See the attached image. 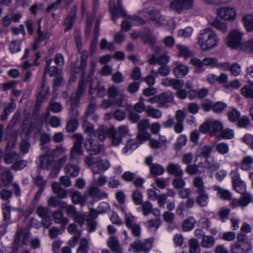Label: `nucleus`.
I'll return each mask as SVG.
<instances>
[{
  "instance_id": "nucleus-15",
  "label": "nucleus",
  "mask_w": 253,
  "mask_h": 253,
  "mask_svg": "<svg viewBox=\"0 0 253 253\" xmlns=\"http://www.w3.org/2000/svg\"><path fill=\"white\" fill-rule=\"evenodd\" d=\"M84 147L90 155L98 154L103 150V146L91 138L86 139Z\"/></svg>"
},
{
  "instance_id": "nucleus-62",
  "label": "nucleus",
  "mask_w": 253,
  "mask_h": 253,
  "mask_svg": "<svg viewBox=\"0 0 253 253\" xmlns=\"http://www.w3.org/2000/svg\"><path fill=\"white\" fill-rule=\"evenodd\" d=\"M216 150L220 154L224 155L229 151L228 145L225 143H219L216 145Z\"/></svg>"
},
{
  "instance_id": "nucleus-61",
  "label": "nucleus",
  "mask_w": 253,
  "mask_h": 253,
  "mask_svg": "<svg viewBox=\"0 0 253 253\" xmlns=\"http://www.w3.org/2000/svg\"><path fill=\"white\" fill-rule=\"evenodd\" d=\"M84 131L89 136L93 137L95 132L93 129V125L87 122H84L83 124Z\"/></svg>"
},
{
  "instance_id": "nucleus-36",
  "label": "nucleus",
  "mask_w": 253,
  "mask_h": 253,
  "mask_svg": "<svg viewBox=\"0 0 253 253\" xmlns=\"http://www.w3.org/2000/svg\"><path fill=\"white\" fill-rule=\"evenodd\" d=\"M193 185L196 189V193H200L205 190L204 183L201 176H196L194 178Z\"/></svg>"
},
{
  "instance_id": "nucleus-47",
  "label": "nucleus",
  "mask_w": 253,
  "mask_h": 253,
  "mask_svg": "<svg viewBox=\"0 0 253 253\" xmlns=\"http://www.w3.org/2000/svg\"><path fill=\"white\" fill-rule=\"evenodd\" d=\"M1 208L3 220L8 221L10 219L11 207L7 204H2Z\"/></svg>"
},
{
  "instance_id": "nucleus-9",
  "label": "nucleus",
  "mask_w": 253,
  "mask_h": 253,
  "mask_svg": "<svg viewBox=\"0 0 253 253\" xmlns=\"http://www.w3.org/2000/svg\"><path fill=\"white\" fill-rule=\"evenodd\" d=\"M75 139L74 146L71 149L70 153V159L72 161L78 162L80 156L83 154L84 150L82 149V145L84 140L83 136L79 133L74 135Z\"/></svg>"
},
{
  "instance_id": "nucleus-25",
  "label": "nucleus",
  "mask_w": 253,
  "mask_h": 253,
  "mask_svg": "<svg viewBox=\"0 0 253 253\" xmlns=\"http://www.w3.org/2000/svg\"><path fill=\"white\" fill-rule=\"evenodd\" d=\"M174 65L173 73L177 78H182L188 73L189 69L186 65L178 62H175Z\"/></svg>"
},
{
  "instance_id": "nucleus-38",
  "label": "nucleus",
  "mask_w": 253,
  "mask_h": 253,
  "mask_svg": "<svg viewBox=\"0 0 253 253\" xmlns=\"http://www.w3.org/2000/svg\"><path fill=\"white\" fill-rule=\"evenodd\" d=\"M142 141L137 140L136 142L134 140H129L127 141L126 146L123 149L122 152L124 153H127L130 150H134L136 149L139 145L141 144Z\"/></svg>"
},
{
  "instance_id": "nucleus-18",
  "label": "nucleus",
  "mask_w": 253,
  "mask_h": 253,
  "mask_svg": "<svg viewBox=\"0 0 253 253\" xmlns=\"http://www.w3.org/2000/svg\"><path fill=\"white\" fill-rule=\"evenodd\" d=\"M195 205V200L193 198L189 197L187 198L185 201L180 202L176 209V213L179 216L184 217V211L186 209H192Z\"/></svg>"
},
{
  "instance_id": "nucleus-26",
  "label": "nucleus",
  "mask_w": 253,
  "mask_h": 253,
  "mask_svg": "<svg viewBox=\"0 0 253 253\" xmlns=\"http://www.w3.org/2000/svg\"><path fill=\"white\" fill-rule=\"evenodd\" d=\"M167 172L175 177H182L183 172L180 166L178 164L169 163L167 168Z\"/></svg>"
},
{
  "instance_id": "nucleus-13",
  "label": "nucleus",
  "mask_w": 253,
  "mask_h": 253,
  "mask_svg": "<svg viewBox=\"0 0 253 253\" xmlns=\"http://www.w3.org/2000/svg\"><path fill=\"white\" fill-rule=\"evenodd\" d=\"M242 34L237 30L232 31L229 34L227 40V44L228 46L232 48L241 47L243 43Z\"/></svg>"
},
{
  "instance_id": "nucleus-42",
  "label": "nucleus",
  "mask_w": 253,
  "mask_h": 253,
  "mask_svg": "<svg viewBox=\"0 0 253 253\" xmlns=\"http://www.w3.org/2000/svg\"><path fill=\"white\" fill-rule=\"evenodd\" d=\"M88 56L86 54V51L84 52H82L81 55V60L79 69L82 72L81 78H84L85 70L87 65V60Z\"/></svg>"
},
{
  "instance_id": "nucleus-56",
  "label": "nucleus",
  "mask_w": 253,
  "mask_h": 253,
  "mask_svg": "<svg viewBox=\"0 0 253 253\" xmlns=\"http://www.w3.org/2000/svg\"><path fill=\"white\" fill-rule=\"evenodd\" d=\"M78 121L75 119H72L67 122L66 129L68 132L75 131L78 127Z\"/></svg>"
},
{
  "instance_id": "nucleus-22",
  "label": "nucleus",
  "mask_w": 253,
  "mask_h": 253,
  "mask_svg": "<svg viewBox=\"0 0 253 253\" xmlns=\"http://www.w3.org/2000/svg\"><path fill=\"white\" fill-rule=\"evenodd\" d=\"M0 180L5 187H8L12 183L13 175L9 169H4L0 173Z\"/></svg>"
},
{
  "instance_id": "nucleus-37",
  "label": "nucleus",
  "mask_w": 253,
  "mask_h": 253,
  "mask_svg": "<svg viewBox=\"0 0 253 253\" xmlns=\"http://www.w3.org/2000/svg\"><path fill=\"white\" fill-rule=\"evenodd\" d=\"M176 47L178 51L180 56L186 58L193 56V52L189 50L187 46L181 44H177Z\"/></svg>"
},
{
  "instance_id": "nucleus-16",
  "label": "nucleus",
  "mask_w": 253,
  "mask_h": 253,
  "mask_svg": "<svg viewBox=\"0 0 253 253\" xmlns=\"http://www.w3.org/2000/svg\"><path fill=\"white\" fill-rule=\"evenodd\" d=\"M202 106L205 111H223L227 108V104L221 101L213 103L211 100H206L202 103Z\"/></svg>"
},
{
  "instance_id": "nucleus-43",
  "label": "nucleus",
  "mask_w": 253,
  "mask_h": 253,
  "mask_svg": "<svg viewBox=\"0 0 253 253\" xmlns=\"http://www.w3.org/2000/svg\"><path fill=\"white\" fill-rule=\"evenodd\" d=\"M62 158H60L58 163H54L52 166V169L50 172V175L53 178H55L59 174V171L62 167Z\"/></svg>"
},
{
  "instance_id": "nucleus-49",
  "label": "nucleus",
  "mask_w": 253,
  "mask_h": 253,
  "mask_svg": "<svg viewBox=\"0 0 253 253\" xmlns=\"http://www.w3.org/2000/svg\"><path fill=\"white\" fill-rule=\"evenodd\" d=\"M210 125L211 133H215L222 130L223 125L218 121L210 120Z\"/></svg>"
},
{
  "instance_id": "nucleus-8",
  "label": "nucleus",
  "mask_w": 253,
  "mask_h": 253,
  "mask_svg": "<svg viewBox=\"0 0 253 253\" xmlns=\"http://www.w3.org/2000/svg\"><path fill=\"white\" fill-rule=\"evenodd\" d=\"M193 6V0H172L169 8L174 12L180 14L186 13Z\"/></svg>"
},
{
  "instance_id": "nucleus-52",
  "label": "nucleus",
  "mask_w": 253,
  "mask_h": 253,
  "mask_svg": "<svg viewBox=\"0 0 253 253\" xmlns=\"http://www.w3.org/2000/svg\"><path fill=\"white\" fill-rule=\"evenodd\" d=\"M132 200L136 205H140L142 204L143 196L139 190H135L132 194Z\"/></svg>"
},
{
  "instance_id": "nucleus-23",
  "label": "nucleus",
  "mask_w": 253,
  "mask_h": 253,
  "mask_svg": "<svg viewBox=\"0 0 253 253\" xmlns=\"http://www.w3.org/2000/svg\"><path fill=\"white\" fill-rule=\"evenodd\" d=\"M88 195L91 198L96 201L105 199L108 197L107 193L95 186H92L89 188Z\"/></svg>"
},
{
  "instance_id": "nucleus-7",
  "label": "nucleus",
  "mask_w": 253,
  "mask_h": 253,
  "mask_svg": "<svg viewBox=\"0 0 253 253\" xmlns=\"http://www.w3.org/2000/svg\"><path fill=\"white\" fill-rule=\"evenodd\" d=\"M16 138L14 136L11 141H9L5 147L4 154L2 156L3 161L6 164H13L16 160L20 158V155L15 151H12L11 149L15 145Z\"/></svg>"
},
{
  "instance_id": "nucleus-40",
  "label": "nucleus",
  "mask_w": 253,
  "mask_h": 253,
  "mask_svg": "<svg viewBox=\"0 0 253 253\" xmlns=\"http://www.w3.org/2000/svg\"><path fill=\"white\" fill-rule=\"evenodd\" d=\"M241 93L245 98L253 100V88L250 84L244 85L241 89Z\"/></svg>"
},
{
  "instance_id": "nucleus-50",
  "label": "nucleus",
  "mask_w": 253,
  "mask_h": 253,
  "mask_svg": "<svg viewBox=\"0 0 253 253\" xmlns=\"http://www.w3.org/2000/svg\"><path fill=\"white\" fill-rule=\"evenodd\" d=\"M150 19L158 23H163L165 18L162 16L160 12L157 10L151 11Z\"/></svg>"
},
{
  "instance_id": "nucleus-48",
  "label": "nucleus",
  "mask_w": 253,
  "mask_h": 253,
  "mask_svg": "<svg viewBox=\"0 0 253 253\" xmlns=\"http://www.w3.org/2000/svg\"><path fill=\"white\" fill-rule=\"evenodd\" d=\"M88 253V242L85 239L83 238L81 240L79 247L77 251V253Z\"/></svg>"
},
{
  "instance_id": "nucleus-4",
  "label": "nucleus",
  "mask_w": 253,
  "mask_h": 253,
  "mask_svg": "<svg viewBox=\"0 0 253 253\" xmlns=\"http://www.w3.org/2000/svg\"><path fill=\"white\" fill-rule=\"evenodd\" d=\"M128 129L126 126H120L118 129L114 127H111L109 138L110 140L111 145L114 147L118 146L122 142L123 139L127 135Z\"/></svg>"
},
{
  "instance_id": "nucleus-39",
  "label": "nucleus",
  "mask_w": 253,
  "mask_h": 253,
  "mask_svg": "<svg viewBox=\"0 0 253 253\" xmlns=\"http://www.w3.org/2000/svg\"><path fill=\"white\" fill-rule=\"evenodd\" d=\"M215 240L212 236L205 235L201 242V246L204 248H211L213 246Z\"/></svg>"
},
{
  "instance_id": "nucleus-14",
  "label": "nucleus",
  "mask_w": 253,
  "mask_h": 253,
  "mask_svg": "<svg viewBox=\"0 0 253 253\" xmlns=\"http://www.w3.org/2000/svg\"><path fill=\"white\" fill-rule=\"evenodd\" d=\"M49 94V87L44 81H42L37 95V101L35 105L36 109H40L41 104L47 99Z\"/></svg>"
},
{
  "instance_id": "nucleus-60",
  "label": "nucleus",
  "mask_w": 253,
  "mask_h": 253,
  "mask_svg": "<svg viewBox=\"0 0 253 253\" xmlns=\"http://www.w3.org/2000/svg\"><path fill=\"white\" fill-rule=\"evenodd\" d=\"M124 90H119L117 87L112 86L109 87L107 91V94L109 97L115 98L116 97L119 96L120 93H122Z\"/></svg>"
},
{
  "instance_id": "nucleus-28",
  "label": "nucleus",
  "mask_w": 253,
  "mask_h": 253,
  "mask_svg": "<svg viewBox=\"0 0 253 253\" xmlns=\"http://www.w3.org/2000/svg\"><path fill=\"white\" fill-rule=\"evenodd\" d=\"M52 60H47L46 61V66L44 72L46 74L49 75L50 76H56L62 71V69L59 67L51 66Z\"/></svg>"
},
{
  "instance_id": "nucleus-3",
  "label": "nucleus",
  "mask_w": 253,
  "mask_h": 253,
  "mask_svg": "<svg viewBox=\"0 0 253 253\" xmlns=\"http://www.w3.org/2000/svg\"><path fill=\"white\" fill-rule=\"evenodd\" d=\"M87 84L88 81L84 78H81L76 92L72 95L68 102V104L70 106V111H74L78 108L81 97L85 92Z\"/></svg>"
},
{
  "instance_id": "nucleus-58",
  "label": "nucleus",
  "mask_w": 253,
  "mask_h": 253,
  "mask_svg": "<svg viewBox=\"0 0 253 253\" xmlns=\"http://www.w3.org/2000/svg\"><path fill=\"white\" fill-rule=\"evenodd\" d=\"M211 25L214 27L215 28L217 29V30L222 32L223 33H225L227 32V25L226 23H222L219 22L218 20H213L211 23Z\"/></svg>"
},
{
  "instance_id": "nucleus-12",
  "label": "nucleus",
  "mask_w": 253,
  "mask_h": 253,
  "mask_svg": "<svg viewBox=\"0 0 253 253\" xmlns=\"http://www.w3.org/2000/svg\"><path fill=\"white\" fill-rule=\"evenodd\" d=\"M149 127V123L147 120L143 119L138 123V133L136 138L138 141H146L150 138V134L147 131Z\"/></svg>"
},
{
  "instance_id": "nucleus-53",
  "label": "nucleus",
  "mask_w": 253,
  "mask_h": 253,
  "mask_svg": "<svg viewBox=\"0 0 253 253\" xmlns=\"http://www.w3.org/2000/svg\"><path fill=\"white\" fill-rule=\"evenodd\" d=\"M21 42L19 40L11 41L9 45V49L11 53H15L21 50Z\"/></svg>"
},
{
  "instance_id": "nucleus-5",
  "label": "nucleus",
  "mask_w": 253,
  "mask_h": 253,
  "mask_svg": "<svg viewBox=\"0 0 253 253\" xmlns=\"http://www.w3.org/2000/svg\"><path fill=\"white\" fill-rule=\"evenodd\" d=\"M52 189L56 197H51L48 200V204L49 206L56 208L59 207L61 209L63 208V189L60 184L57 182L52 183Z\"/></svg>"
},
{
  "instance_id": "nucleus-41",
  "label": "nucleus",
  "mask_w": 253,
  "mask_h": 253,
  "mask_svg": "<svg viewBox=\"0 0 253 253\" xmlns=\"http://www.w3.org/2000/svg\"><path fill=\"white\" fill-rule=\"evenodd\" d=\"M151 174L154 176L162 175L165 171L164 168L159 164H154L150 168Z\"/></svg>"
},
{
  "instance_id": "nucleus-29",
  "label": "nucleus",
  "mask_w": 253,
  "mask_h": 253,
  "mask_svg": "<svg viewBox=\"0 0 253 253\" xmlns=\"http://www.w3.org/2000/svg\"><path fill=\"white\" fill-rule=\"evenodd\" d=\"M196 221L192 216H189L186 218L182 222L181 228L183 231L189 232L192 230L195 225Z\"/></svg>"
},
{
  "instance_id": "nucleus-63",
  "label": "nucleus",
  "mask_w": 253,
  "mask_h": 253,
  "mask_svg": "<svg viewBox=\"0 0 253 253\" xmlns=\"http://www.w3.org/2000/svg\"><path fill=\"white\" fill-rule=\"evenodd\" d=\"M241 49L253 54V39L243 42L241 46Z\"/></svg>"
},
{
  "instance_id": "nucleus-17",
  "label": "nucleus",
  "mask_w": 253,
  "mask_h": 253,
  "mask_svg": "<svg viewBox=\"0 0 253 253\" xmlns=\"http://www.w3.org/2000/svg\"><path fill=\"white\" fill-rule=\"evenodd\" d=\"M110 167V164L108 160H101L98 158L92 166V171L94 173L99 174L107 170Z\"/></svg>"
},
{
  "instance_id": "nucleus-32",
  "label": "nucleus",
  "mask_w": 253,
  "mask_h": 253,
  "mask_svg": "<svg viewBox=\"0 0 253 253\" xmlns=\"http://www.w3.org/2000/svg\"><path fill=\"white\" fill-rule=\"evenodd\" d=\"M253 164V158L252 156H246L243 159L238 167L244 170H250L251 169Z\"/></svg>"
},
{
  "instance_id": "nucleus-1",
  "label": "nucleus",
  "mask_w": 253,
  "mask_h": 253,
  "mask_svg": "<svg viewBox=\"0 0 253 253\" xmlns=\"http://www.w3.org/2000/svg\"><path fill=\"white\" fill-rule=\"evenodd\" d=\"M198 43L203 50H209L217 46L219 38L211 28L201 30L198 35Z\"/></svg>"
},
{
  "instance_id": "nucleus-34",
  "label": "nucleus",
  "mask_w": 253,
  "mask_h": 253,
  "mask_svg": "<svg viewBox=\"0 0 253 253\" xmlns=\"http://www.w3.org/2000/svg\"><path fill=\"white\" fill-rule=\"evenodd\" d=\"M242 21L247 31H253V15L247 14L244 16Z\"/></svg>"
},
{
  "instance_id": "nucleus-21",
  "label": "nucleus",
  "mask_w": 253,
  "mask_h": 253,
  "mask_svg": "<svg viewBox=\"0 0 253 253\" xmlns=\"http://www.w3.org/2000/svg\"><path fill=\"white\" fill-rule=\"evenodd\" d=\"M107 245L113 253H123L122 247L120 244L118 238L117 237H110L107 241Z\"/></svg>"
},
{
  "instance_id": "nucleus-10",
  "label": "nucleus",
  "mask_w": 253,
  "mask_h": 253,
  "mask_svg": "<svg viewBox=\"0 0 253 253\" xmlns=\"http://www.w3.org/2000/svg\"><path fill=\"white\" fill-rule=\"evenodd\" d=\"M173 97L172 92H164L159 95L154 96L148 100L151 103H157L159 108H166L168 104L173 101Z\"/></svg>"
},
{
  "instance_id": "nucleus-64",
  "label": "nucleus",
  "mask_w": 253,
  "mask_h": 253,
  "mask_svg": "<svg viewBox=\"0 0 253 253\" xmlns=\"http://www.w3.org/2000/svg\"><path fill=\"white\" fill-rule=\"evenodd\" d=\"M136 173L129 171H126L122 175V178L127 182H132L136 177Z\"/></svg>"
},
{
  "instance_id": "nucleus-27",
  "label": "nucleus",
  "mask_w": 253,
  "mask_h": 253,
  "mask_svg": "<svg viewBox=\"0 0 253 253\" xmlns=\"http://www.w3.org/2000/svg\"><path fill=\"white\" fill-rule=\"evenodd\" d=\"M197 193L198 195L195 199L197 204L201 207L207 206L209 201V196L206 190Z\"/></svg>"
},
{
  "instance_id": "nucleus-55",
  "label": "nucleus",
  "mask_w": 253,
  "mask_h": 253,
  "mask_svg": "<svg viewBox=\"0 0 253 253\" xmlns=\"http://www.w3.org/2000/svg\"><path fill=\"white\" fill-rule=\"evenodd\" d=\"M233 186L235 191L240 194H243L246 192V186L245 183L242 180L233 183Z\"/></svg>"
},
{
  "instance_id": "nucleus-30",
  "label": "nucleus",
  "mask_w": 253,
  "mask_h": 253,
  "mask_svg": "<svg viewBox=\"0 0 253 253\" xmlns=\"http://www.w3.org/2000/svg\"><path fill=\"white\" fill-rule=\"evenodd\" d=\"M64 170L67 176L71 177H76L78 176L80 171V169L77 165L72 164L67 165Z\"/></svg>"
},
{
  "instance_id": "nucleus-51",
  "label": "nucleus",
  "mask_w": 253,
  "mask_h": 253,
  "mask_svg": "<svg viewBox=\"0 0 253 253\" xmlns=\"http://www.w3.org/2000/svg\"><path fill=\"white\" fill-rule=\"evenodd\" d=\"M42 20L40 19L38 20V37L37 38L40 41H42L49 37V34L47 32H42V27L41 26Z\"/></svg>"
},
{
  "instance_id": "nucleus-6",
  "label": "nucleus",
  "mask_w": 253,
  "mask_h": 253,
  "mask_svg": "<svg viewBox=\"0 0 253 253\" xmlns=\"http://www.w3.org/2000/svg\"><path fill=\"white\" fill-rule=\"evenodd\" d=\"M153 238H149L143 241L136 240L130 245L129 251L134 253H148L153 248Z\"/></svg>"
},
{
  "instance_id": "nucleus-2",
  "label": "nucleus",
  "mask_w": 253,
  "mask_h": 253,
  "mask_svg": "<svg viewBox=\"0 0 253 253\" xmlns=\"http://www.w3.org/2000/svg\"><path fill=\"white\" fill-rule=\"evenodd\" d=\"M253 249L252 243L248 240L246 234L238 233L237 241L231 246V253H248Z\"/></svg>"
},
{
  "instance_id": "nucleus-54",
  "label": "nucleus",
  "mask_w": 253,
  "mask_h": 253,
  "mask_svg": "<svg viewBox=\"0 0 253 253\" xmlns=\"http://www.w3.org/2000/svg\"><path fill=\"white\" fill-rule=\"evenodd\" d=\"M31 144L27 140H23L19 144V148L20 152L25 155L28 153Z\"/></svg>"
},
{
  "instance_id": "nucleus-46",
  "label": "nucleus",
  "mask_w": 253,
  "mask_h": 253,
  "mask_svg": "<svg viewBox=\"0 0 253 253\" xmlns=\"http://www.w3.org/2000/svg\"><path fill=\"white\" fill-rule=\"evenodd\" d=\"M241 194V198L239 201V205L241 206H247L251 202L252 196L250 193L246 192Z\"/></svg>"
},
{
  "instance_id": "nucleus-57",
  "label": "nucleus",
  "mask_w": 253,
  "mask_h": 253,
  "mask_svg": "<svg viewBox=\"0 0 253 253\" xmlns=\"http://www.w3.org/2000/svg\"><path fill=\"white\" fill-rule=\"evenodd\" d=\"M12 196V191L6 189H2L0 192V198L7 203H9Z\"/></svg>"
},
{
  "instance_id": "nucleus-33",
  "label": "nucleus",
  "mask_w": 253,
  "mask_h": 253,
  "mask_svg": "<svg viewBox=\"0 0 253 253\" xmlns=\"http://www.w3.org/2000/svg\"><path fill=\"white\" fill-rule=\"evenodd\" d=\"M76 14V9L74 7L71 10L70 13L68 15V17L64 21V23H66L67 26L64 29V31H67L70 30L72 27L75 18Z\"/></svg>"
},
{
  "instance_id": "nucleus-31",
  "label": "nucleus",
  "mask_w": 253,
  "mask_h": 253,
  "mask_svg": "<svg viewBox=\"0 0 253 253\" xmlns=\"http://www.w3.org/2000/svg\"><path fill=\"white\" fill-rule=\"evenodd\" d=\"M39 168L41 169H49L51 166L53 159L52 157L45 155L42 156L40 158Z\"/></svg>"
},
{
  "instance_id": "nucleus-59",
  "label": "nucleus",
  "mask_w": 253,
  "mask_h": 253,
  "mask_svg": "<svg viewBox=\"0 0 253 253\" xmlns=\"http://www.w3.org/2000/svg\"><path fill=\"white\" fill-rule=\"evenodd\" d=\"M46 124L53 127H57L60 125V119L56 117H47Z\"/></svg>"
},
{
  "instance_id": "nucleus-20",
  "label": "nucleus",
  "mask_w": 253,
  "mask_h": 253,
  "mask_svg": "<svg viewBox=\"0 0 253 253\" xmlns=\"http://www.w3.org/2000/svg\"><path fill=\"white\" fill-rule=\"evenodd\" d=\"M219 16L225 20H234L236 16V13L234 9L230 7H223L218 11Z\"/></svg>"
},
{
  "instance_id": "nucleus-19",
  "label": "nucleus",
  "mask_w": 253,
  "mask_h": 253,
  "mask_svg": "<svg viewBox=\"0 0 253 253\" xmlns=\"http://www.w3.org/2000/svg\"><path fill=\"white\" fill-rule=\"evenodd\" d=\"M190 63L196 67L198 70H200L203 66L214 67L217 63L216 59L213 58H205L202 61L197 58H193L191 59Z\"/></svg>"
},
{
  "instance_id": "nucleus-44",
  "label": "nucleus",
  "mask_w": 253,
  "mask_h": 253,
  "mask_svg": "<svg viewBox=\"0 0 253 253\" xmlns=\"http://www.w3.org/2000/svg\"><path fill=\"white\" fill-rule=\"evenodd\" d=\"M28 162L25 160H16L10 167V169L15 171L20 170L27 167Z\"/></svg>"
},
{
  "instance_id": "nucleus-24",
  "label": "nucleus",
  "mask_w": 253,
  "mask_h": 253,
  "mask_svg": "<svg viewBox=\"0 0 253 253\" xmlns=\"http://www.w3.org/2000/svg\"><path fill=\"white\" fill-rule=\"evenodd\" d=\"M111 131V127L108 128L106 126H102L95 130L93 136L100 141H103L107 136L109 137Z\"/></svg>"
},
{
  "instance_id": "nucleus-45",
  "label": "nucleus",
  "mask_w": 253,
  "mask_h": 253,
  "mask_svg": "<svg viewBox=\"0 0 253 253\" xmlns=\"http://www.w3.org/2000/svg\"><path fill=\"white\" fill-rule=\"evenodd\" d=\"M213 189L214 190L217 191V193L221 198L224 200H229L230 199L231 194L228 191L223 190L217 185H214Z\"/></svg>"
},
{
  "instance_id": "nucleus-35",
  "label": "nucleus",
  "mask_w": 253,
  "mask_h": 253,
  "mask_svg": "<svg viewBox=\"0 0 253 253\" xmlns=\"http://www.w3.org/2000/svg\"><path fill=\"white\" fill-rule=\"evenodd\" d=\"M29 115L27 114L22 125V133H25V136L28 137L31 134V127L32 122L29 120Z\"/></svg>"
},
{
  "instance_id": "nucleus-11",
  "label": "nucleus",
  "mask_w": 253,
  "mask_h": 253,
  "mask_svg": "<svg viewBox=\"0 0 253 253\" xmlns=\"http://www.w3.org/2000/svg\"><path fill=\"white\" fill-rule=\"evenodd\" d=\"M109 6L111 14V19L114 22L120 17H125L126 16L125 11L122 6L121 0H110Z\"/></svg>"
}]
</instances>
